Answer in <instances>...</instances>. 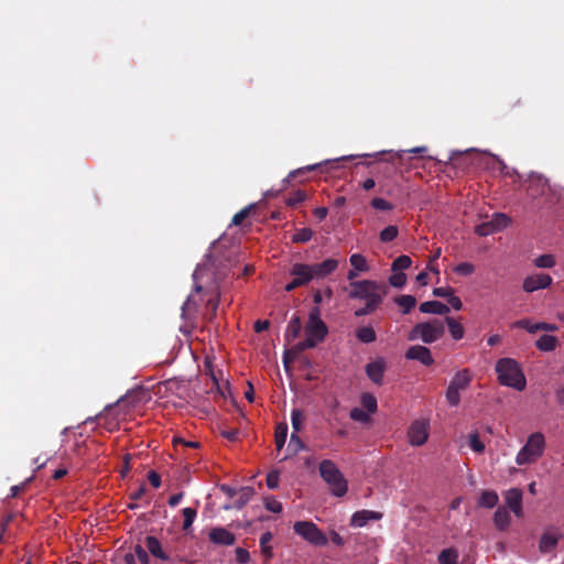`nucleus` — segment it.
<instances>
[{"label": "nucleus", "mask_w": 564, "mask_h": 564, "mask_svg": "<svg viewBox=\"0 0 564 564\" xmlns=\"http://www.w3.org/2000/svg\"><path fill=\"white\" fill-rule=\"evenodd\" d=\"M469 446L476 453H482L485 451V444L480 441L478 433L470 434Z\"/></svg>", "instance_id": "obj_53"}, {"label": "nucleus", "mask_w": 564, "mask_h": 564, "mask_svg": "<svg viewBox=\"0 0 564 564\" xmlns=\"http://www.w3.org/2000/svg\"><path fill=\"white\" fill-rule=\"evenodd\" d=\"M405 358L409 360H417L424 366H431L434 364L431 350L421 345L411 346L405 352Z\"/></svg>", "instance_id": "obj_16"}, {"label": "nucleus", "mask_w": 564, "mask_h": 564, "mask_svg": "<svg viewBox=\"0 0 564 564\" xmlns=\"http://www.w3.org/2000/svg\"><path fill=\"white\" fill-rule=\"evenodd\" d=\"M495 370L500 384L513 388L517 391L525 389L527 380L517 360L501 358L496 362Z\"/></svg>", "instance_id": "obj_1"}, {"label": "nucleus", "mask_w": 564, "mask_h": 564, "mask_svg": "<svg viewBox=\"0 0 564 564\" xmlns=\"http://www.w3.org/2000/svg\"><path fill=\"white\" fill-rule=\"evenodd\" d=\"M349 416L352 421L364 424H368L371 421L370 414L364 409L357 406L350 410Z\"/></svg>", "instance_id": "obj_40"}, {"label": "nucleus", "mask_w": 564, "mask_h": 564, "mask_svg": "<svg viewBox=\"0 0 564 564\" xmlns=\"http://www.w3.org/2000/svg\"><path fill=\"white\" fill-rule=\"evenodd\" d=\"M148 479L154 488H159L161 486V476L156 471L150 470Z\"/></svg>", "instance_id": "obj_62"}, {"label": "nucleus", "mask_w": 564, "mask_h": 564, "mask_svg": "<svg viewBox=\"0 0 564 564\" xmlns=\"http://www.w3.org/2000/svg\"><path fill=\"white\" fill-rule=\"evenodd\" d=\"M267 486L270 489H275L279 486V473L271 471L267 475Z\"/></svg>", "instance_id": "obj_59"}, {"label": "nucleus", "mask_w": 564, "mask_h": 564, "mask_svg": "<svg viewBox=\"0 0 564 564\" xmlns=\"http://www.w3.org/2000/svg\"><path fill=\"white\" fill-rule=\"evenodd\" d=\"M310 264L313 280H323L337 270L339 261L333 258H328L322 262Z\"/></svg>", "instance_id": "obj_13"}, {"label": "nucleus", "mask_w": 564, "mask_h": 564, "mask_svg": "<svg viewBox=\"0 0 564 564\" xmlns=\"http://www.w3.org/2000/svg\"><path fill=\"white\" fill-rule=\"evenodd\" d=\"M412 264V260L409 256H405V254H402V256H399L393 262H392V265H391V270L392 271H402V270H405L408 268H410Z\"/></svg>", "instance_id": "obj_42"}, {"label": "nucleus", "mask_w": 564, "mask_h": 564, "mask_svg": "<svg viewBox=\"0 0 564 564\" xmlns=\"http://www.w3.org/2000/svg\"><path fill=\"white\" fill-rule=\"evenodd\" d=\"M306 338L312 339L315 343V346L318 343L324 341L325 337L328 334V328L326 324L321 318V310L317 306H314L308 315V321L305 326Z\"/></svg>", "instance_id": "obj_6"}, {"label": "nucleus", "mask_w": 564, "mask_h": 564, "mask_svg": "<svg viewBox=\"0 0 564 564\" xmlns=\"http://www.w3.org/2000/svg\"><path fill=\"white\" fill-rule=\"evenodd\" d=\"M535 346L541 351H552L557 346V338L552 335H542L535 341Z\"/></svg>", "instance_id": "obj_30"}, {"label": "nucleus", "mask_w": 564, "mask_h": 564, "mask_svg": "<svg viewBox=\"0 0 564 564\" xmlns=\"http://www.w3.org/2000/svg\"><path fill=\"white\" fill-rule=\"evenodd\" d=\"M534 264L538 268H553L555 265V259L552 254H542L534 260Z\"/></svg>", "instance_id": "obj_48"}, {"label": "nucleus", "mask_w": 564, "mask_h": 564, "mask_svg": "<svg viewBox=\"0 0 564 564\" xmlns=\"http://www.w3.org/2000/svg\"><path fill=\"white\" fill-rule=\"evenodd\" d=\"M536 326H538V323H532L528 318L519 319L512 324V327L525 329L527 332H529L531 334L539 332V328H535Z\"/></svg>", "instance_id": "obj_47"}, {"label": "nucleus", "mask_w": 564, "mask_h": 564, "mask_svg": "<svg viewBox=\"0 0 564 564\" xmlns=\"http://www.w3.org/2000/svg\"><path fill=\"white\" fill-rule=\"evenodd\" d=\"M356 338L362 344H371L376 341L377 335L371 326H362L356 329Z\"/></svg>", "instance_id": "obj_29"}, {"label": "nucleus", "mask_w": 564, "mask_h": 564, "mask_svg": "<svg viewBox=\"0 0 564 564\" xmlns=\"http://www.w3.org/2000/svg\"><path fill=\"white\" fill-rule=\"evenodd\" d=\"M349 262L352 268L359 272H367L369 270V265L367 263L366 258L360 253H354L349 258Z\"/></svg>", "instance_id": "obj_37"}, {"label": "nucleus", "mask_w": 564, "mask_h": 564, "mask_svg": "<svg viewBox=\"0 0 564 564\" xmlns=\"http://www.w3.org/2000/svg\"><path fill=\"white\" fill-rule=\"evenodd\" d=\"M299 432H292L290 437L289 447H293L294 453L304 448V443L297 434Z\"/></svg>", "instance_id": "obj_57"}, {"label": "nucleus", "mask_w": 564, "mask_h": 564, "mask_svg": "<svg viewBox=\"0 0 564 564\" xmlns=\"http://www.w3.org/2000/svg\"><path fill=\"white\" fill-rule=\"evenodd\" d=\"M306 193L304 191L297 189L293 192L286 199V205L290 207H296L306 199Z\"/></svg>", "instance_id": "obj_44"}, {"label": "nucleus", "mask_w": 564, "mask_h": 564, "mask_svg": "<svg viewBox=\"0 0 564 564\" xmlns=\"http://www.w3.org/2000/svg\"><path fill=\"white\" fill-rule=\"evenodd\" d=\"M316 169V165H308L306 167H301V169H297L295 171H292L286 180L290 181V180H293L295 178L297 175H303L304 173L308 172V171H312V170H315Z\"/></svg>", "instance_id": "obj_60"}, {"label": "nucleus", "mask_w": 564, "mask_h": 564, "mask_svg": "<svg viewBox=\"0 0 564 564\" xmlns=\"http://www.w3.org/2000/svg\"><path fill=\"white\" fill-rule=\"evenodd\" d=\"M361 405L364 406V409L369 413V414H372V413H376L377 412V409H378V402H377V399L373 394L371 393H364L361 395Z\"/></svg>", "instance_id": "obj_36"}, {"label": "nucleus", "mask_w": 564, "mask_h": 564, "mask_svg": "<svg viewBox=\"0 0 564 564\" xmlns=\"http://www.w3.org/2000/svg\"><path fill=\"white\" fill-rule=\"evenodd\" d=\"M386 371V362L383 359H377L367 364L366 373L368 378L376 384L381 386L383 383V376Z\"/></svg>", "instance_id": "obj_17"}, {"label": "nucleus", "mask_w": 564, "mask_h": 564, "mask_svg": "<svg viewBox=\"0 0 564 564\" xmlns=\"http://www.w3.org/2000/svg\"><path fill=\"white\" fill-rule=\"evenodd\" d=\"M552 278L546 273H536L527 276L523 281L522 289L527 293H532L538 290L546 289L552 284Z\"/></svg>", "instance_id": "obj_12"}, {"label": "nucleus", "mask_w": 564, "mask_h": 564, "mask_svg": "<svg viewBox=\"0 0 564 564\" xmlns=\"http://www.w3.org/2000/svg\"><path fill=\"white\" fill-rule=\"evenodd\" d=\"M273 535L271 532H264L261 536H260V547H261V553L267 557V560L271 558L272 557V547L269 545V543L271 542Z\"/></svg>", "instance_id": "obj_38"}, {"label": "nucleus", "mask_w": 564, "mask_h": 564, "mask_svg": "<svg viewBox=\"0 0 564 564\" xmlns=\"http://www.w3.org/2000/svg\"><path fill=\"white\" fill-rule=\"evenodd\" d=\"M420 311L424 314L446 315L449 313V307L438 301H427L420 305Z\"/></svg>", "instance_id": "obj_21"}, {"label": "nucleus", "mask_w": 564, "mask_h": 564, "mask_svg": "<svg viewBox=\"0 0 564 564\" xmlns=\"http://www.w3.org/2000/svg\"><path fill=\"white\" fill-rule=\"evenodd\" d=\"M458 553L454 549H445L438 554L440 564H457Z\"/></svg>", "instance_id": "obj_35"}, {"label": "nucleus", "mask_w": 564, "mask_h": 564, "mask_svg": "<svg viewBox=\"0 0 564 564\" xmlns=\"http://www.w3.org/2000/svg\"><path fill=\"white\" fill-rule=\"evenodd\" d=\"M475 271V265L470 262H460L454 268V272L459 275H470Z\"/></svg>", "instance_id": "obj_50"}, {"label": "nucleus", "mask_w": 564, "mask_h": 564, "mask_svg": "<svg viewBox=\"0 0 564 564\" xmlns=\"http://www.w3.org/2000/svg\"><path fill=\"white\" fill-rule=\"evenodd\" d=\"M314 347H315V343L312 339L305 338L304 340L295 344L291 348V350H289L284 354V362L285 364L288 362V356L290 354H293L294 356H296L297 354H300L306 349L314 348Z\"/></svg>", "instance_id": "obj_34"}, {"label": "nucleus", "mask_w": 564, "mask_h": 564, "mask_svg": "<svg viewBox=\"0 0 564 564\" xmlns=\"http://www.w3.org/2000/svg\"><path fill=\"white\" fill-rule=\"evenodd\" d=\"M321 477L329 485L330 491L336 497H343L348 490V484L334 462L324 459L319 464Z\"/></svg>", "instance_id": "obj_3"}, {"label": "nucleus", "mask_w": 564, "mask_h": 564, "mask_svg": "<svg viewBox=\"0 0 564 564\" xmlns=\"http://www.w3.org/2000/svg\"><path fill=\"white\" fill-rule=\"evenodd\" d=\"M253 495H254V489L252 487L241 488L239 491V496L234 503V507L236 509L243 508L248 503V501L252 498Z\"/></svg>", "instance_id": "obj_32"}, {"label": "nucleus", "mask_w": 564, "mask_h": 564, "mask_svg": "<svg viewBox=\"0 0 564 564\" xmlns=\"http://www.w3.org/2000/svg\"><path fill=\"white\" fill-rule=\"evenodd\" d=\"M198 303L194 300L193 295H189L182 306V318L185 321H193L196 315Z\"/></svg>", "instance_id": "obj_27"}, {"label": "nucleus", "mask_w": 564, "mask_h": 564, "mask_svg": "<svg viewBox=\"0 0 564 564\" xmlns=\"http://www.w3.org/2000/svg\"><path fill=\"white\" fill-rule=\"evenodd\" d=\"M314 235V231L311 228H301L292 236V242L294 243H305L308 242Z\"/></svg>", "instance_id": "obj_39"}, {"label": "nucleus", "mask_w": 564, "mask_h": 564, "mask_svg": "<svg viewBox=\"0 0 564 564\" xmlns=\"http://www.w3.org/2000/svg\"><path fill=\"white\" fill-rule=\"evenodd\" d=\"M545 438L542 433H532L524 446L518 452L516 463L519 466L535 463L544 453Z\"/></svg>", "instance_id": "obj_4"}, {"label": "nucleus", "mask_w": 564, "mask_h": 564, "mask_svg": "<svg viewBox=\"0 0 564 564\" xmlns=\"http://www.w3.org/2000/svg\"><path fill=\"white\" fill-rule=\"evenodd\" d=\"M208 536L210 542L218 545H232L236 542L235 534L221 527L213 528Z\"/></svg>", "instance_id": "obj_18"}, {"label": "nucleus", "mask_w": 564, "mask_h": 564, "mask_svg": "<svg viewBox=\"0 0 564 564\" xmlns=\"http://www.w3.org/2000/svg\"><path fill=\"white\" fill-rule=\"evenodd\" d=\"M448 303L451 304V306L454 308V310H462L463 307V302L462 300L458 297V296H455L454 293H452L449 295V297L447 299Z\"/></svg>", "instance_id": "obj_63"}, {"label": "nucleus", "mask_w": 564, "mask_h": 564, "mask_svg": "<svg viewBox=\"0 0 564 564\" xmlns=\"http://www.w3.org/2000/svg\"><path fill=\"white\" fill-rule=\"evenodd\" d=\"M429 422L424 420L414 421L408 431L409 442L413 446H422L429 437Z\"/></svg>", "instance_id": "obj_9"}, {"label": "nucleus", "mask_w": 564, "mask_h": 564, "mask_svg": "<svg viewBox=\"0 0 564 564\" xmlns=\"http://www.w3.org/2000/svg\"><path fill=\"white\" fill-rule=\"evenodd\" d=\"M471 381V376L468 369H463L458 371L453 379L449 382V387L458 389V390H465Z\"/></svg>", "instance_id": "obj_23"}, {"label": "nucleus", "mask_w": 564, "mask_h": 564, "mask_svg": "<svg viewBox=\"0 0 564 564\" xmlns=\"http://www.w3.org/2000/svg\"><path fill=\"white\" fill-rule=\"evenodd\" d=\"M390 285L394 288H402L406 283V275L400 271H393L389 278Z\"/></svg>", "instance_id": "obj_49"}, {"label": "nucleus", "mask_w": 564, "mask_h": 564, "mask_svg": "<svg viewBox=\"0 0 564 564\" xmlns=\"http://www.w3.org/2000/svg\"><path fill=\"white\" fill-rule=\"evenodd\" d=\"M133 554L135 555V560H138L141 564H149L150 556H149L148 552L140 544H137L134 546Z\"/></svg>", "instance_id": "obj_56"}, {"label": "nucleus", "mask_w": 564, "mask_h": 564, "mask_svg": "<svg viewBox=\"0 0 564 564\" xmlns=\"http://www.w3.org/2000/svg\"><path fill=\"white\" fill-rule=\"evenodd\" d=\"M551 189L549 180L542 175H531L528 181L527 194L533 199L544 196Z\"/></svg>", "instance_id": "obj_11"}, {"label": "nucleus", "mask_w": 564, "mask_h": 564, "mask_svg": "<svg viewBox=\"0 0 564 564\" xmlns=\"http://www.w3.org/2000/svg\"><path fill=\"white\" fill-rule=\"evenodd\" d=\"M293 529L296 534L315 546L327 544V536L312 521H297L294 523Z\"/></svg>", "instance_id": "obj_7"}, {"label": "nucleus", "mask_w": 564, "mask_h": 564, "mask_svg": "<svg viewBox=\"0 0 564 564\" xmlns=\"http://www.w3.org/2000/svg\"><path fill=\"white\" fill-rule=\"evenodd\" d=\"M452 293H454V290L452 288H435L433 290V295L438 297L448 299Z\"/></svg>", "instance_id": "obj_61"}, {"label": "nucleus", "mask_w": 564, "mask_h": 564, "mask_svg": "<svg viewBox=\"0 0 564 564\" xmlns=\"http://www.w3.org/2000/svg\"><path fill=\"white\" fill-rule=\"evenodd\" d=\"M182 513H183V517H184L183 530L187 531L192 527V524H193V522H194V520L196 518L197 512H196V509H194V508H184L182 510Z\"/></svg>", "instance_id": "obj_45"}, {"label": "nucleus", "mask_w": 564, "mask_h": 564, "mask_svg": "<svg viewBox=\"0 0 564 564\" xmlns=\"http://www.w3.org/2000/svg\"><path fill=\"white\" fill-rule=\"evenodd\" d=\"M446 323L449 334L455 340H459L464 337V327L459 322L453 317H446Z\"/></svg>", "instance_id": "obj_33"}, {"label": "nucleus", "mask_w": 564, "mask_h": 564, "mask_svg": "<svg viewBox=\"0 0 564 564\" xmlns=\"http://www.w3.org/2000/svg\"><path fill=\"white\" fill-rule=\"evenodd\" d=\"M498 501L499 497L495 490H484L478 499V506L491 509L497 506Z\"/></svg>", "instance_id": "obj_26"}, {"label": "nucleus", "mask_w": 564, "mask_h": 564, "mask_svg": "<svg viewBox=\"0 0 564 564\" xmlns=\"http://www.w3.org/2000/svg\"><path fill=\"white\" fill-rule=\"evenodd\" d=\"M445 328L443 322L432 319L430 322L417 323L409 333L410 340L421 339L425 344H432L444 335Z\"/></svg>", "instance_id": "obj_5"}, {"label": "nucleus", "mask_w": 564, "mask_h": 564, "mask_svg": "<svg viewBox=\"0 0 564 564\" xmlns=\"http://www.w3.org/2000/svg\"><path fill=\"white\" fill-rule=\"evenodd\" d=\"M382 514L371 510L356 511L350 518V525L356 528L365 527L370 520H380Z\"/></svg>", "instance_id": "obj_19"}, {"label": "nucleus", "mask_w": 564, "mask_h": 564, "mask_svg": "<svg viewBox=\"0 0 564 564\" xmlns=\"http://www.w3.org/2000/svg\"><path fill=\"white\" fill-rule=\"evenodd\" d=\"M511 223L510 217L506 214L497 213L492 216V219L488 223H484L477 227L476 232L480 236H487L495 231H500L508 227Z\"/></svg>", "instance_id": "obj_10"}, {"label": "nucleus", "mask_w": 564, "mask_h": 564, "mask_svg": "<svg viewBox=\"0 0 564 564\" xmlns=\"http://www.w3.org/2000/svg\"><path fill=\"white\" fill-rule=\"evenodd\" d=\"M145 544H147V547L149 550V552L162 560V561H169V555L162 550V546H161V542L159 541L158 538L153 536V535H148L145 538Z\"/></svg>", "instance_id": "obj_22"}, {"label": "nucleus", "mask_w": 564, "mask_h": 564, "mask_svg": "<svg viewBox=\"0 0 564 564\" xmlns=\"http://www.w3.org/2000/svg\"><path fill=\"white\" fill-rule=\"evenodd\" d=\"M371 206L375 209L383 210V212L391 210L393 208L391 203H389L388 200L380 198V197L373 198L371 200Z\"/></svg>", "instance_id": "obj_55"}, {"label": "nucleus", "mask_w": 564, "mask_h": 564, "mask_svg": "<svg viewBox=\"0 0 564 564\" xmlns=\"http://www.w3.org/2000/svg\"><path fill=\"white\" fill-rule=\"evenodd\" d=\"M459 391L458 389H455V388H452V387H447V390H446V400L447 402L452 405V406H456L459 404L460 402V395H459Z\"/></svg>", "instance_id": "obj_51"}, {"label": "nucleus", "mask_w": 564, "mask_h": 564, "mask_svg": "<svg viewBox=\"0 0 564 564\" xmlns=\"http://www.w3.org/2000/svg\"><path fill=\"white\" fill-rule=\"evenodd\" d=\"M522 490L519 488H511L505 492V500L508 508L514 513L516 517H523L522 509Z\"/></svg>", "instance_id": "obj_15"}, {"label": "nucleus", "mask_w": 564, "mask_h": 564, "mask_svg": "<svg viewBox=\"0 0 564 564\" xmlns=\"http://www.w3.org/2000/svg\"><path fill=\"white\" fill-rule=\"evenodd\" d=\"M288 437V424L281 422L275 427L274 442L278 451H281L286 442Z\"/></svg>", "instance_id": "obj_31"}, {"label": "nucleus", "mask_w": 564, "mask_h": 564, "mask_svg": "<svg viewBox=\"0 0 564 564\" xmlns=\"http://www.w3.org/2000/svg\"><path fill=\"white\" fill-rule=\"evenodd\" d=\"M398 234H399L398 227L394 225H390V226L386 227L383 230H381L380 236H379L380 241L381 242H390L398 237Z\"/></svg>", "instance_id": "obj_43"}, {"label": "nucleus", "mask_w": 564, "mask_h": 564, "mask_svg": "<svg viewBox=\"0 0 564 564\" xmlns=\"http://www.w3.org/2000/svg\"><path fill=\"white\" fill-rule=\"evenodd\" d=\"M235 553L238 563L246 564L250 561V553L246 549L237 547Z\"/></svg>", "instance_id": "obj_58"}, {"label": "nucleus", "mask_w": 564, "mask_h": 564, "mask_svg": "<svg viewBox=\"0 0 564 564\" xmlns=\"http://www.w3.org/2000/svg\"><path fill=\"white\" fill-rule=\"evenodd\" d=\"M494 524L497 530L506 531L511 523V516L507 508L498 507L494 513Z\"/></svg>", "instance_id": "obj_20"}, {"label": "nucleus", "mask_w": 564, "mask_h": 564, "mask_svg": "<svg viewBox=\"0 0 564 564\" xmlns=\"http://www.w3.org/2000/svg\"><path fill=\"white\" fill-rule=\"evenodd\" d=\"M394 303L401 308L402 314H409L416 305V299L413 295H399L394 297Z\"/></svg>", "instance_id": "obj_24"}, {"label": "nucleus", "mask_w": 564, "mask_h": 564, "mask_svg": "<svg viewBox=\"0 0 564 564\" xmlns=\"http://www.w3.org/2000/svg\"><path fill=\"white\" fill-rule=\"evenodd\" d=\"M301 329H302L301 318L295 315L291 318V321L288 324V327L285 330V339L289 343L293 341L300 335Z\"/></svg>", "instance_id": "obj_28"}, {"label": "nucleus", "mask_w": 564, "mask_h": 564, "mask_svg": "<svg viewBox=\"0 0 564 564\" xmlns=\"http://www.w3.org/2000/svg\"><path fill=\"white\" fill-rule=\"evenodd\" d=\"M563 538V534L558 529L551 527L549 528L541 536L539 541V550L541 553L546 554L553 551L560 540Z\"/></svg>", "instance_id": "obj_14"}, {"label": "nucleus", "mask_w": 564, "mask_h": 564, "mask_svg": "<svg viewBox=\"0 0 564 564\" xmlns=\"http://www.w3.org/2000/svg\"><path fill=\"white\" fill-rule=\"evenodd\" d=\"M251 208H252V206H248V207L242 208L237 214H235L231 219V225H234V226L241 225L242 221L249 216Z\"/></svg>", "instance_id": "obj_54"}, {"label": "nucleus", "mask_w": 564, "mask_h": 564, "mask_svg": "<svg viewBox=\"0 0 564 564\" xmlns=\"http://www.w3.org/2000/svg\"><path fill=\"white\" fill-rule=\"evenodd\" d=\"M303 412L300 409H293L291 412V422L293 432H300L303 424Z\"/></svg>", "instance_id": "obj_46"}, {"label": "nucleus", "mask_w": 564, "mask_h": 564, "mask_svg": "<svg viewBox=\"0 0 564 564\" xmlns=\"http://www.w3.org/2000/svg\"><path fill=\"white\" fill-rule=\"evenodd\" d=\"M464 159V155L462 153H453L448 158V163L453 167H458L460 165V161Z\"/></svg>", "instance_id": "obj_64"}, {"label": "nucleus", "mask_w": 564, "mask_h": 564, "mask_svg": "<svg viewBox=\"0 0 564 564\" xmlns=\"http://www.w3.org/2000/svg\"><path fill=\"white\" fill-rule=\"evenodd\" d=\"M264 507L267 510H269L273 513L282 512V503L273 497H267L264 499Z\"/></svg>", "instance_id": "obj_52"}, {"label": "nucleus", "mask_w": 564, "mask_h": 564, "mask_svg": "<svg viewBox=\"0 0 564 564\" xmlns=\"http://www.w3.org/2000/svg\"><path fill=\"white\" fill-rule=\"evenodd\" d=\"M381 304H379V299L375 301L367 302L362 307L355 311V316L361 317L369 315L377 311L380 307Z\"/></svg>", "instance_id": "obj_41"}, {"label": "nucleus", "mask_w": 564, "mask_h": 564, "mask_svg": "<svg viewBox=\"0 0 564 564\" xmlns=\"http://www.w3.org/2000/svg\"><path fill=\"white\" fill-rule=\"evenodd\" d=\"M350 291L348 296L354 300H362L367 302L379 299L382 304L384 296L388 294L389 286L383 282L373 280H360L349 283Z\"/></svg>", "instance_id": "obj_2"}, {"label": "nucleus", "mask_w": 564, "mask_h": 564, "mask_svg": "<svg viewBox=\"0 0 564 564\" xmlns=\"http://www.w3.org/2000/svg\"><path fill=\"white\" fill-rule=\"evenodd\" d=\"M219 297H220V294H219V292H217L215 296L209 297L206 302L204 318L208 323H213L214 318L216 317L218 305H219Z\"/></svg>", "instance_id": "obj_25"}, {"label": "nucleus", "mask_w": 564, "mask_h": 564, "mask_svg": "<svg viewBox=\"0 0 564 564\" xmlns=\"http://www.w3.org/2000/svg\"><path fill=\"white\" fill-rule=\"evenodd\" d=\"M290 275L292 280L285 284L284 290L286 292H292L295 289L307 285L311 281H313V275L311 271L310 263L295 262L290 268Z\"/></svg>", "instance_id": "obj_8"}]
</instances>
